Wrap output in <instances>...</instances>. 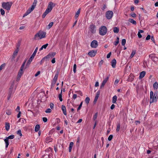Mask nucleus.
I'll return each mask as SVG.
<instances>
[{
	"label": "nucleus",
	"instance_id": "obj_52",
	"mask_svg": "<svg viewBox=\"0 0 158 158\" xmlns=\"http://www.w3.org/2000/svg\"><path fill=\"white\" fill-rule=\"evenodd\" d=\"M0 12L2 15H3L5 14V11L3 9H0Z\"/></svg>",
	"mask_w": 158,
	"mask_h": 158
},
{
	"label": "nucleus",
	"instance_id": "obj_47",
	"mask_svg": "<svg viewBox=\"0 0 158 158\" xmlns=\"http://www.w3.org/2000/svg\"><path fill=\"white\" fill-rule=\"evenodd\" d=\"M82 103H83V102H81L79 106H78V108H77V111H78V110H80L82 106Z\"/></svg>",
	"mask_w": 158,
	"mask_h": 158
},
{
	"label": "nucleus",
	"instance_id": "obj_64",
	"mask_svg": "<svg viewBox=\"0 0 158 158\" xmlns=\"http://www.w3.org/2000/svg\"><path fill=\"white\" fill-rule=\"evenodd\" d=\"M19 110H20V107L19 106H18L16 109V110L17 112H19V111H19Z\"/></svg>",
	"mask_w": 158,
	"mask_h": 158
},
{
	"label": "nucleus",
	"instance_id": "obj_50",
	"mask_svg": "<svg viewBox=\"0 0 158 158\" xmlns=\"http://www.w3.org/2000/svg\"><path fill=\"white\" fill-rule=\"evenodd\" d=\"M106 8V6L105 4H103L102 5V9L103 10H104Z\"/></svg>",
	"mask_w": 158,
	"mask_h": 158
},
{
	"label": "nucleus",
	"instance_id": "obj_30",
	"mask_svg": "<svg viewBox=\"0 0 158 158\" xmlns=\"http://www.w3.org/2000/svg\"><path fill=\"white\" fill-rule=\"evenodd\" d=\"M40 125L38 124L36 125L35 127V131L37 132L40 129Z\"/></svg>",
	"mask_w": 158,
	"mask_h": 158
},
{
	"label": "nucleus",
	"instance_id": "obj_43",
	"mask_svg": "<svg viewBox=\"0 0 158 158\" xmlns=\"http://www.w3.org/2000/svg\"><path fill=\"white\" fill-rule=\"evenodd\" d=\"M108 78H109V77H107L105 79H104V80L103 81L102 83L105 85V84L107 82V81L108 79Z\"/></svg>",
	"mask_w": 158,
	"mask_h": 158
},
{
	"label": "nucleus",
	"instance_id": "obj_56",
	"mask_svg": "<svg viewBox=\"0 0 158 158\" xmlns=\"http://www.w3.org/2000/svg\"><path fill=\"white\" fill-rule=\"evenodd\" d=\"M43 120L44 122H46L48 120V119L46 117L43 118Z\"/></svg>",
	"mask_w": 158,
	"mask_h": 158
},
{
	"label": "nucleus",
	"instance_id": "obj_35",
	"mask_svg": "<svg viewBox=\"0 0 158 158\" xmlns=\"http://www.w3.org/2000/svg\"><path fill=\"white\" fill-rule=\"evenodd\" d=\"M119 42V38L118 37H117L116 41L114 42V45L115 46L117 45V44H118Z\"/></svg>",
	"mask_w": 158,
	"mask_h": 158
},
{
	"label": "nucleus",
	"instance_id": "obj_23",
	"mask_svg": "<svg viewBox=\"0 0 158 158\" xmlns=\"http://www.w3.org/2000/svg\"><path fill=\"white\" fill-rule=\"evenodd\" d=\"M117 96L116 95H114L112 98V102L113 103H116L117 100Z\"/></svg>",
	"mask_w": 158,
	"mask_h": 158
},
{
	"label": "nucleus",
	"instance_id": "obj_33",
	"mask_svg": "<svg viewBox=\"0 0 158 158\" xmlns=\"http://www.w3.org/2000/svg\"><path fill=\"white\" fill-rule=\"evenodd\" d=\"M90 101V98L88 97H87L85 100V103L87 104H88L89 103Z\"/></svg>",
	"mask_w": 158,
	"mask_h": 158
},
{
	"label": "nucleus",
	"instance_id": "obj_3",
	"mask_svg": "<svg viewBox=\"0 0 158 158\" xmlns=\"http://www.w3.org/2000/svg\"><path fill=\"white\" fill-rule=\"evenodd\" d=\"M13 4V3L10 2H3L2 3V6L3 8L7 10H9Z\"/></svg>",
	"mask_w": 158,
	"mask_h": 158
},
{
	"label": "nucleus",
	"instance_id": "obj_26",
	"mask_svg": "<svg viewBox=\"0 0 158 158\" xmlns=\"http://www.w3.org/2000/svg\"><path fill=\"white\" fill-rule=\"evenodd\" d=\"M32 11L30 9H29L27 10L26 12L24 14V15L23 16V17H24L25 16H26L27 15H28Z\"/></svg>",
	"mask_w": 158,
	"mask_h": 158
},
{
	"label": "nucleus",
	"instance_id": "obj_21",
	"mask_svg": "<svg viewBox=\"0 0 158 158\" xmlns=\"http://www.w3.org/2000/svg\"><path fill=\"white\" fill-rule=\"evenodd\" d=\"M99 93H98V92H97V94L95 96V98H94V103H96V102L97 101V100H98V97H99Z\"/></svg>",
	"mask_w": 158,
	"mask_h": 158
},
{
	"label": "nucleus",
	"instance_id": "obj_34",
	"mask_svg": "<svg viewBox=\"0 0 158 158\" xmlns=\"http://www.w3.org/2000/svg\"><path fill=\"white\" fill-rule=\"evenodd\" d=\"M80 9H79L77 11V12L76 13L75 15V18H77L79 16V14L80 13Z\"/></svg>",
	"mask_w": 158,
	"mask_h": 158
},
{
	"label": "nucleus",
	"instance_id": "obj_36",
	"mask_svg": "<svg viewBox=\"0 0 158 158\" xmlns=\"http://www.w3.org/2000/svg\"><path fill=\"white\" fill-rule=\"evenodd\" d=\"M17 134L19 135L20 136H22V134L21 133V131L20 130H19L17 132Z\"/></svg>",
	"mask_w": 158,
	"mask_h": 158
},
{
	"label": "nucleus",
	"instance_id": "obj_51",
	"mask_svg": "<svg viewBox=\"0 0 158 158\" xmlns=\"http://www.w3.org/2000/svg\"><path fill=\"white\" fill-rule=\"evenodd\" d=\"M11 113V111L7 110L6 111V114L8 115H10Z\"/></svg>",
	"mask_w": 158,
	"mask_h": 158
},
{
	"label": "nucleus",
	"instance_id": "obj_6",
	"mask_svg": "<svg viewBox=\"0 0 158 158\" xmlns=\"http://www.w3.org/2000/svg\"><path fill=\"white\" fill-rule=\"evenodd\" d=\"M113 15V13L112 11H107L106 13V17L108 19H111L112 18Z\"/></svg>",
	"mask_w": 158,
	"mask_h": 158
},
{
	"label": "nucleus",
	"instance_id": "obj_55",
	"mask_svg": "<svg viewBox=\"0 0 158 158\" xmlns=\"http://www.w3.org/2000/svg\"><path fill=\"white\" fill-rule=\"evenodd\" d=\"M112 138H113V135H110L109 136L108 139V140L110 141L112 140Z\"/></svg>",
	"mask_w": 158,
	"mask_h": 158
},
{
	"label": "nucleus",
	"instance_id": "obj_16",
	"mask_svg": "<svg viewBox=\"0 0 158 158\" xmlns=\"http://www.w3.org/2000/svg\"><path fill=\"white\" fill-rule=\"evenodd\" d=\"M19 50L15 49V51H14L13 54L12 56V60H13L15 58V57L17 56L18 52H19Z\"/></svg>",
	"mask_w": 158,
	"mask_h": 158
},
{
	"label": "nucleus",
	"instance_id": "obj_20",
	"mask_svg": "<svg viewBox=\"0 0 158 158\" xmlns=\"http://www.w3.org/2000/svg\"><path fill=\"white\" fill-rule=\"evenodd\" d=\"M145 73L146 72L144 71H143L141 72L140 73V75L139 77V78L140 79L143 77L145 75Z\"/></svg>",
	"mask_w": 158,
	"mask_h": 158
},
{
	"label": "nucleus",
	"instance_id": "obj_60",
	"mask_svg": "<svg viewBox=\"0 0 158 158\" xmlns=\"http://www.w3.org/2000/svg\"><path fill=\"white\" fill-rule=\"evenodd\" d=\"M119 82V80L118 79H116L114 81V85H116Z\"/></svg>",
	"mask_w": 158,
	"mask_h": 158
},
{
	"label": "nucleus",
	"instance_id": "obj_61",
	"mask_svg": "<svg viewBox=\"0 0 158 158\" xmlns=\"http://www.w3.org/2000/svg\"><path fill=\"white\" fill-rule=\"evenodd\" d=\"M51 62L52 64H54L55 63L56 61L55 58H53V59L51 60Z\"/></svg>",
	"mask_w": 158,
	"mask_h": 158
},
{
	"label": "nucleus",
	"instance_id": "obj_40",
	"mask_svg": "<svg viewBox=\"0 0 158 158\" xmlns=\"http://www.w3.org/2000/svg\"><path fill=\"white\" fill-rule=\"evenodd\" d=\"M14 135H11L6 137V138H7L9 139H12L14 138Z\"/></svg>",
	"mask_w": 158,
	"mask_h": 158
},
{
	"label": "nucleus",
	"instance_id": "obj_22",
	"mask_svg": "<svg viewBox=\"0 0 158 158\" xmlns=\"http://www.w3.org/2000/svg\"><path fill=\"white\" fill-rule=\"evenodd\" d=\"M153 88L154 89H157L158 88V83L156 81L155 82L153 85Z\"/></svg>",
	"mask_w": 158,
	"mask_h": 158
},
{
	"label": "nucleus",
	"instance_id": "obj_19",
	"mask_svg": "<svg viewBox=\"0 0 158 158\" xmlns=\"http://www.w3.org/2000/svg\"><path fill=\"white\" fill-rule=\"evenodd\" d=\"M62 110L63 112V114L65 115H67V113L66 112V107L64 105H62L61 107Z\"/></svg>",
	"mask_w": 158,
	"mask_h": 158
},
{
	"label": "nucleus",
	"instance_id": "obj_9",
	"mask_svg": "<svg viewBox=\"0 0 158 158\" xmlns=\"http://www.w3.org/2000/svg\"><path fill=\"white\" fill-rule=\"evenodd\" d=\"M96 27L94 25L92 24L90 25L89 27V31L91 33H94L96 31Z\"/></svg>",
	"mask_w": 158,
	"mask_h": 158
},
{
	"label": "nucleus",
	"instance_id": "obj_13",
	"mask_svg": "<svg viewBox=\"0 0 158 158\" xmlns=\"http://www.w3.org/2000/svg\"><path fill=\"white\" fill-rule=\"evenodd\" d=\"M96 53V51L92 50L88 52V54L90 57H93L94 56H95Z\"/></svg>",
	"mask_w": 158,
	"mask_h": 158
},
{
	"label": "nucleus",
	"instance_id": "obj_4",
	"mask_svg": "<svg viewBox=\"0 0 158 158\" xmlns=\"http://www.w3.org/2000/svg\"><path fill=\"white\" fill-rule=\"evenodd\" d=\"M38 49V48L36 47V48L35 49L34 52L32 54V55H31V56L29 59V60L27 62V63L26 64V67H28L29 66V65L30 64V63H31V62L32 60L33 59H34L35 56L37 52V51Z\"/></svg>",
	"mask_w": 158,
	"mask_h": 158
},
{
	"label": "nucleus",
	"instance_id": "obj_48",
	"mask_svg": "<svg viewBox=\"0 0 158 158\" xmlns=\"http://www.w3.org/2000/svg\"><path fill=\"white\" fill-rule=\"evenodd\" d=\"M98 116V113H96L95 114L93 117V119L94 120H95L97 118Z\"/></svg>",
	"mask_w": 158,
	"mask_h": 158
},
{
	"label": "nucleus",
	"instance_id": "obj_14",
	"mask_svg": "<svg viewBox=\"0 0 158 158\" xmlns=\"http://www.w3.org/2000/svg\"><path fill=\"white\" fill-rule=\"evenodd\" d=\"M37 2V0H34L33 2V3L32 5L31 6V8H29V9L31 10L32 11H33L35 7Z\"/></svg>",
	"mask_w": 158,
	"mask_h": 158
},
{
	"label": "nucleus",
	"instance_id": "obj_46",
	"mask_svg": "<svg viewBox=\"0 0 158 158\" xmlns=\"http://www.w3.org/2000/svg\"><path fill=\"white\" fill-rule=\"evenodd\" d=\"M52 112V110L51 109L48 108L45 111V112L47 113H50Z\"/></svg>",
	"mask_w": 158,
	"mask_h": 158
},
{
	"label": "nucleus",
	"instance_id": "obj_49",
	"mask_svg": "<svg viewBox=\"0 0 158 158\" xmlns=\"http://www.w3.org/2000/svg\"><path fill=\"white\" fill-rule=\"evenodd\" d=\"M26 61L25 60L23 63V64H22L21 68H20V69H22V70H23V69H24V66H25V62H26Z\"/></svg>",
	"mask_w": 158,
	"mask_h": 158
},
{
	"label": "nucleus",
	"instance_id": "obj_45",
	"mask_svg": "<svg viewBox=\"0 0 158 158\" xmlns=\"http://www.w3.org/2000/svg\"><path fill=\"white\" fill-rule=\"evenodd\" d=\"M126 43V40L125 39H123L122 40V45L124 46L125 45Z\"/></svg>",
	"mask_w": 158,
	"mask_h": 158
},
{
	"label": "nucleus",
	"instance_id": "obj_8",
	"mask_svg": "<svg viewBox=\"0 0 158 158\" xmlns=\"http://www.w3.org/2000/svg\"><path fill=\"white\" fill-rule=\"evenodd\" d=\"M48 151L49 150L50 153L49 154L48 153V154H44L43 156V158H51L52 157V148H49V149L47 150Z\"/></svg>",
	"mask_w": 158,
	"mask_h": 158
},
{
	"label": "nucleus",
	"instance_id": "obj_18",
	"mask_svg": "<svg viewBox=\"0 0 158 158\" xmlns=\"http://www.w3.org/2000/svg\"><path fill=\"white\" fill-rule=\"evenodd\" d=\"M116 63V60L115 59H113L111 62V66L113 68H114L115 67Z\"/></svg>",
	"mask_w": 158,
	"mask_h": 158
},
{
	"label": "nucleus",
	"instance_id": "obj_42",
	"mask_svg": "<svg viewBox=\"0 0 158 158\" xmlns=\"http://www.w3.org/2000/svg\"><path fill=\"white\" fill-rule=\"evenodd\" d=\"M135 54V50H133L131 53V54L130 56V57L131 58H132L133 57L134 55Z\"/></svg>",
	"mask_w": 158,
	"mask_h": 158
},
{
	"label": "nucleus",
	"instance_id": "obj_63",
	"mask_svg": "<svg viewBox=\"0 0 158 158\" xmlns=\"http://www.w3.org/2000/svg\"><path fill=\"white\" fill-rule=\"evenodd\" d=\"M115 107V105L114 104H113L111 105V106H110V109L111 110H113Z\"/></svg>",
	"mask_w": 158,
	"mask_h": 158
},
{
	"label": "nucleus",
	"instance_id": "obj_25",
	"mask_svg": "<svg viewBox=\"0 0 158 158\" xmlns=\"http://www.w3.org/2000/svg\"><path fill=\"white\" fill-rule=\"evenodd\" d=\"M48 45V44H44V45H43L42 46V47L39 49V51H41L43 49V48L46 49Z\"/></svg>",
	"mask_w": 158,
	"mask_h": 158
},
{
	"label": "nucleus",
	"instance_id": "obj_29",
	"mask_svg": "<svg viewBox=\"0 0 158 158\" xmlns=\"http://www.w3.org/2000/svg\"><path fill=\"white\" fill-rule=\"evenodd\" d=\"M5 128L6 131H8L10 129V124L9 123H6L5 124Z\"/></svg>",
	"mask_w": 158,
	"mask_h": 158
},
{
	"label": "nucleus",
	"instance_id": "obj_12",
	"mask_svg": "<svg viewBox=\"0 0 158 158\" xmlns=\"http://www.w3.org/2000/svg\"><path fill=\"white\" fill-rule=\"evenodd\" d=\"M13 87V85H12L10 88L9 94L7 96V99L9 100L12 96V93H13L12 89Z\"/></svg>",
	"mask_w": 158,
	"mask_h": 158
},
{
	"label": "nucleus",
	"instance_id": "obj_17",
	"mask_svg": "<svg viewBox=\"0 0 158 158\" xmlns=\"http://www.w3.org/2000/svg\"><path fill=\"white\" fill-rule=\"evenodd\" d=\"M23 70L20 69V70L18 73L17 79H19L21 77V76L23 73Z\"/></svg>",
	"mask_w": 158,
	"mask_h": 158
},
{
	"label": "nucleus",
	"instance_id": "obj_58",
	"mask_svg": "<svg viewBox=\"0 0 158 158\" xmlns=\"http://www.w3.org/2000/svg\"><path fill=\"white\" fill-rule=\"evenodd\" d=\"M40 71H38L35 74V77H37L38 76L40 73Z\"/></svg>",
	"mask_w": 158,
	"mask_h": 158
},
{
	"label": "nucleus",
	"instance_id": "obj_11",
	"mask_svg": "<svg viewBox=\"0 0 158 158\" xmlns=\"http://www.w3.org/2000/svg\"><path fill=\"white\" fill-rule=\"evenodd\" d=\"M91 46L92 48H96L98 46V43L96 40H93L91 43Z\"/></svg>",
	"mask_w": 158,
	"mask_h": 158
},
{
	"label": "nucleus",
	"instance_id": "obj_53",
	"mask_svg": "<svg viewBox=\"0 0 158 158\" xmlns=\"http://www.w3.org/2000/svg\"><path fill=\"white\" fill-rule=\"evenodd\" d=\"M53 23L52 22H51L49 24L48 26L49 28H50L53 26Z\"/></svg>",
	"mask_w": 158,
	"mask_h": 158
},
{
	"label": "nucleus",
	"instance_id": "obj_10",
	"mask_svg": "<svg viewBox=\"0 0 158 158\" xmlns=\"http://www.w3.org/2000/svg\"><path fill=\"white\" fill-rule=\"evenodd\" d=\"M56 53L55 52H50L48 55H47L46 56L44 57V59H49L50 58H52L56 55Z\"/></svg>",
	"mask_w": 158,
	"mask_h": 158
},
{
	"label": "nucleus",
	"instance_id": "obj_31",
	"mask_svg": "<svg viewBox=\"0 0 158 158\" xmlns=\"http://www.w3.org/2000/svg\"><path fill=\"white\" fill-rule=\"evenodd\" d=\"M129 21L131 23L136 25V22L134 20L132 19H129Z\"/></svg>",
	"mask_w": 158,
	"mask_h": 158
},
{
	"label": "nucleus",
	"instance_id": "obj_27",
	"mask_svg": "<svg viewBox=\"0 0 158 158\" xmlns=\"http://www.w3.org/2000/svg\"><path fill=\"white\" fill-rule=\"evenodd\" d=\"M32 11L30 9H29L27 10L26 12L24 14V15L23 16V17H24L25 16H26L27 15H28Z\"/></svg>",
	"mask_w": 158,
	"mask_h": 158
},
{
	"label": "nucleus",
	"instance_id": "obj_57",
	"mask_svg": "<svg viewBox=\"0 0 158 158\" xmlns=\"http://www.w3.org/2000/svg\"><path fill=\"white\" fill-rule=\"evenodd\" d=\"M49 148H49L47 149H46V150L45 151V152H46L45 154H48V153L49 154V153H50L49 151H48H48L47 150H48L49 149Z\"/></svg>",
	"mask_w": 158,
	"mask_h": 158
},
{
	"label": "nucleus",
	"instance_id": "obj_37",
	"mask_svg": "<svg viewBox=\"0 0 158 158\" xmlns=\"http://www.w3.org/2000/svg\"><path fill=\"white\" fill-rule=\"evenodd\" d=\"M120 125L119 123H118L117 126V128L116 129V131L117 132H118L120 130Z\"/></svg>",
	"mask_w": 158,
	"mask_h": 158
},
{
	"label": "nucleus",
	"instance_id": "obj_54",
	"mask_svg": "<svg viewBox=\"0 0 158 158\" xmlns=\"http://www.w3.org/2000/svg\"><path fill=\"white\" fill-rule=\"evenodd\" d=\"M50 106L51 109H53L54 108V104L52 103H51L50 104Z\"/></svg>",
	"mask_w": 158,
	"mask_h": 158
},
{
	"label": "nucleus",
	"instance_id": "obj_5",
	"mask_svg": "<svg viewBox=\"0 0 158 158\" xmlns=\"http://www.w3.org/2000/svg\"><path fill=\"white\" fill-rule=\"evenodd\" d=\"M107 32V28L106 26H102L100 28L99 33L100 35H104L106 34Z\"/></svg>",
	"mask_w": 158,
	"mask_h": 158
},
{
	"label": "nucleus",
	"instance_id": "obj_15",
	"mask_svg": "<svg viewBox=\"0 0 158 158\" xmlns=\"http://www.w3.org/2000/svg\"><path fill=\"white\" fill-rule=\"evenodd\" d=\"M58 77V74H56L53 79V81L52 83V85H53L55 84L56 81L57 80Z\"/></svg>",
	"mask_w": 158,
	"mask_h": 158
},
{
	"label": "nucleus",
	"instance_id": "obj_41",
	"mask_svg": "<svg viewBox=\"0 0 158 158\" xmlns=\"http://www.w3.org/2000/svg\"><path fill=\"white\" fill-rule=\"evenodd\" d=\"M20 42L18 43L16 45V49L19 50V48L20 46Z\"/></svg>",
	"mask_w": 158,
	"mask_h": 158
},
{
	"label": "nucleus",
	"instance_id": "obj_24",
	"mask_svg": "<svg viewBox=\"0 0 158 158\" xmlns=\"http://www.w3.org/2000/svg\"><path fill=\"white\" fill-rule=\"evenodd\" d=\"M4 141L6 143V148H7L8 145H9V143L8 141V139L7 138H6L4 139Z\"/></svg>",
	"mask_w": 158,
	"mask_h": 158
},
{
	"label": "nucleus",
	"instance_id": "obj_7",
	"mask_svg": "<svg viewBox=\"0 0 158 158\" xmlns=\"http://www.w3.org/2000/svg\"><path fill=\"white\" fill-rule=\"evenodd\" d=\"M45 35L46 33L44 32H40L35 35V37L36 38L38 37L40 39H41L44 38L45 37Z\"/></svg>",
	"mask_w": 158,
	"mask_h": 158
},
{
	"label": "nucleus",
	"instance_id": "obj_32",
	"mask_svg": "<svg viewBox=\"0 0 158 158\" xmlns=\"http://www.w3.org/2000/svg\"><path fill=\"white\" fill-rule=\"evenodd\" d=\"M73 142H71L70 143L69 151L70 152L71 151L72 148L73 146Z\"/></svg>",
	"mask_w": 158,
	"mask_h": 158
},
{
	"label": "nucleus",
	"instance_id": "obj_28",
	"mask_svg": "<svg viewBox=\"0 0 158 158\" xmlns=\"http://www.w3.org/2000/svg\"><path fill=\"white\" fill-rule=\"evenodd\" d=\"M119 31V29L118 27H114L113 28V31L114 33H118Z\"/></svg>",
	"mask_w": 158,
	"mask_h": 158
},
{
	"label": "nucleus",
	"instance_id": "obj_62",
	"mask_svg": "<svg viewBox=\"0 0 158 158\" xmlns=\"http://www.w3.org/2000/svg\"><path fill=\"white\" fill-rule=\"evenodd\" d=\"M111 54V52H110L107 55L106 57L107 58H109L110 57Z\"/></svg>",
	"mask_w": 158,
	"mask_h": 158
},
{
	"label": "nucleus",
	"instance_id": "obj_1",
	"mask_svg": "<svg viewBox=\"0 0 158 158\" xmlns=\"http://www.w3.org/2000/svg\"><path fill=\"white\" fill-rule=\"evenodd\" d=\"M158 98V95L157 93H155L154 94L153 92L152 91H151L150 92V103H152L153 102L157 101Z\"/></svg>",
	"mask_w": 158,
	"mask_h": 158
},
{
	"label": "nucleus",
	"instance_id": "obj_39",
	"mask_svg": "<svg viewBox=\"0 0 158 158\" xmlns=\"http://www.w3.org/2000/svg\"><path fill=\"white\" fill-rule=\"evenodd\" d=\"M5 66V64H2L1 66H0V71H1L2 70L4 69Z\"/></svg>",
	"mask_w": 158,
	"mask_h": 158
},
{
	"label": "nucleus",
	"instance_id": "obj_44",
	"mask_svg": "<svg viewBox=\"0 0 158 158\" xmlns=\"http://www.w3.org/2000/svg\"><path fill=\"white\" fill-rule=\"evenodd\" d=\"M76 69L77 65L76 64H74L73 67V71L74 73H75L76 72Z\"/></svg>",
	"mask_w": 158,
	"mask_h": 158
},
{
	"label": "nucleus",
	"instance_id": "obj_59",
	"mask_svg": "<svg viewBox=\"0 0 158 158\" xmlns=\"http://www.w3.org/2000/svg\"><path fill=\"white\" fill-rule=\"evenodd\" d=\"M151 36L150 35H148L146 37V40H148L150 39Z\"/></svg>",
	"mask_w": 158,
	"mask_h": 158
},
{
	"label": "nucleus",
	"instance_id": "obj_38",
	"mask_svg": "<svg viewBox=\"0 0 158 158\" xmlns=\"http://www.w3.org/2000/svg\"><path fill=\"white\" fill-rule=\"evenodd\" d=\"M59 100L60 102H62L63 100L62 98V91H61L60 94L59 95Z\"/></svg>",
	"mask_w": 158,
	"mask_h": 158
},
{
	"label": "nucleus",
	"instance_id": "obj_2",
	"mask_svg": "<svg viewBox=\"0 0 158 158\" xmlns=\"http://www.w3.org/2000/svg\"><path fill=\"white\" fill-rule=\"evenodd\" d=\"M53 3L52 2H50L48 5V8L46 9L45 12L43 14L42 17L44 18L52 10V8L54 6Z\"/></svg>",
	"mask_w": 158,
	"mask_h": 158
}]
</instances>
